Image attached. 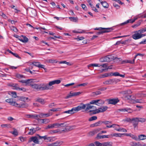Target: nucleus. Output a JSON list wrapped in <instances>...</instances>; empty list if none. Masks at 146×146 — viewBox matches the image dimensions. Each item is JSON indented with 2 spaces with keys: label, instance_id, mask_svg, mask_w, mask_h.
Segmentation results:
<instances>
[{
  "label": "nucleus",
  "instance_id": "1",
  "mask_svg": "<svg viewBox=\"0 0 146 146\" xmlns=\"http://www.w3.org/2000/svg\"><path fill=\"white\" fill-rule=\"evenodd\" d=\"M30 85L33 88L37 90L38 91H43L49 89L47 86L45 85L44 84H31Z\"/></svg>",
  "mask_w": 146,
  "mask_h": 146
},
{
  "label": "nucleus",
  "instance_id": "2",
  "mask_svg": "<svg viewBox=\"0 0 146 146\" xmlns=\"http://www.w3.org/2000/svg\"><path fill=\"white\" fill-rule=\"evenodd\" d=\"M90 104H91L90 103V104H84L82 103H80V105L78 106L79 108V111L86 109V111H88V110L93 108L94 107L93 106H91Z\"/></svg>",
  "mask_w": 146,
  "mask_h": 146
},
{
  "label": "nucleus",
  "instance_id": "3",
  "mask_svg": "<svg viewBox=\"0 0 146 146\" xmlns=\"http://www.w3.org/2000/svg\"><path fill=\"white\" fill-rule=\"evenodd\" d=\"M108 107L107 106H102L97 109L94 110H90L89 112H92L93 114H95L100 112H103L105 111L108 109Z\"/></svg>",
  "mask_w": 146,
  "mask_h": 146
},
{
  "label": "nucleus",
  "instance_id": "4",
  "mask_svg": "<svg viewBox=\"0 0 146 146\" xmlns=\"http://www.w3.org/2000/svg\"><path fill=\"white\" fill-rule=\"evenodd\" d=\"M90 103L91 104H95L98 106H100L104 103V101L102 100H94L91 101Z\"/></svg>",
  "mask_w": 146,
  "mask_h": 146
},
{
  "label": "nucleus",
  "instance_id": "5",
  "mask_svg": "<svg viewBox=\"0 0 146 146\" xmlns=\"http://www.w3.org/2000/svg\"><path fill=\"white\" fill-rule=\"evenodd\" d=\"M79 108L78 106L76 107L73 108L71 110H68L64 111L63 113H67L70 114H73L76 112V111H79Z\"/></svg>",
  "mask_w": 146,
  "mask_h": 146
},
{
  "label": "nucleus",
  "instance_id": "6",
  "mask_svg": "<svg viewBox=\"0 0 146 146\" xmlns=\"http://www.w3.org/2000/svg\"><path fill=\"white\" fill-rule=\"evenodd\" d=\"M118 81V79L115 78L109 79L108 80L105 81L103 84H112L114 83L116 84Z\"/></svg>",
  "mask_w": 146,
  "mask_h": 146
},
{
  "label": "nucleus",
  "instance_id": "7",
  "mask_svg": "<svg viewBox=\"0 0 146 146\" xmlns=\"http://www.w3.org/2000/svg\"><path fill=\"white\" fill-rule=\"evenodd\" d=\"M102 123H104V124L106 125V127L104 128V129H106V128L114 127L116 125L115 124H113L111 125H108L110 124H112L111 122L110 121H102Z\"/></svg>",
  "mask_w": 146,
  "mask_h": 146
},
{
  "label": "nucleus",
  "instance_id": "8",
  "mask_svg": "<svg viewBox=\"0 0 146 146\" xmlns=\"http://www.w3.org/2000/svg\"><path fill=\"white\" fill-rule=\"evenodd\" d=\"M14 106L19 108H26L28 106V105L27 103H21L20 104H18L16 103L14 105Z\"/></svg>",
  "mask_w": 146,
  "mask_h": 146
},
{
  "label": "nucleus",
  "instance_id": "9",
  "mask_svg": "<svg viewBox=\"0 0 146 146\" xmlns=\"http://www.w3.org/2000/svg\"><path fill=\"white\" fill-rule=\"evenodd\" d=\"M113 29L111 28H104V29L98 32L97 33V35H100L103 34L104 33H108L111 31Z\"/></svg>",
  "mask_w": 146,
  "mask_h": 146
},
{
  "label": "nucleus",
  "instance_id": "10",
  "mask_svg": "<svg viewBox=\"0 0 146 146\" xmlns=\"http://www.w3.org/2000/svg\"><path fill=\"white\" fill-rule=\"evenodd\" d=\"M140 32H138V31L135 32V33L132 36V38L135 40H137L141 38V36L140 35Z\"/></svg>",
  "mask_w": 146,
  "mask_h": 146
},
{
  "label": "nucleus",
  "instance_id": "11",
  "mask_svg": "<svg viewBox=\"0 0 146 146\" xmlns=\"http://www.w3.org/2000/svg\"><path fill=\"white\" fill-rule=\"evenodd\" d=\"M35 80L34 79H30L26 80H19V82H20L25 83V85H27L29 84L30 83L35 82Z\"/></svg>",
  "mask_w": 146,
  "mask_h": 146
},
{
  "label": "nucleus",
  "instance_id": "12",
  "mask_svg": "<svg viewBox=\"0 0 146 146\" xmlns=\"http://www.w3.org/2000/svg\"><path fill=\"white\" fill-rule=\"evenodd\" d=\"M108 103L109 104L115 105L119 101L118 98L110 99L108 100Z\"/></svg>",
  "mask_w": 146,
  "mask_h": 146
},
{
  "label": "nucleus",
  "instance_id": "13",
  "mask_svg": "<svg viewBox=\"0 0 146 146\" xmlns=\"http://www.w3.org/2000/svg\"><path fill=\"white\" fill-rule=\"evenodd\" d=\"M32 64L34 66L37 67L39 68H43L44 70L46 69V68H44L45 66L44 65L41 64L40 63L38 62H33L32 63Z\"/></svg>",
  "mask_w": 146,
  "mask_h": 146
},
{
  "label": "nucleus",
  "instance_id": "14",
  "mask_svg": "<svg viewBox=\"0 0 146 146\" xmlns=\"http://www.w3.org/2000/svg\"><path fill=\"white\" fill-rule=\"evenodd\" d=\"M132 121L131 123H133V126L134 128L137 127L138 124V120L137 117L133 118L132 119Z\"/></svg>",
  "mask_w": 146,
  "mask_h": 146
},
{
  "label": "nucleus",
  "instance_id": "15",
  "mask_svg": "<svg viewBox=\"0 0 146 146\" xmlns=\"http://www.w3.org/2000/svg\"><path fill=\"white\" fill-rule=\"evenodd\" d=\"M32 141L35 143H38V139L37 137L35 136L32 137L29 139L28 142L30 143Z\"/></svg>",
  "mask_w": 146,
  "mask_h": 146
},
{
  "label": "nucleus",
  "instance_id": "16",
  "mask_svg": "<svg viewBox=\"0 0 146 146\" xmlns=\"http://www.w3.org/2000/svg\"><path fill=\"white\" fill-rule=\"evenodd\" d=\"M8 85L9 86L12 87L13 89L18 90L19 89V87L18 84L10 83Z\"/></svg>",
  "mask_w": 146,
  "mask_h": 146
},
{
  "label": "nucleus",
  "instance_id": "17",
  "mask_svg": "<svg viewBox=\"0 0 146 146\" xmlns=\"http://www.w3.org/2000/svg\"><path fill=\"white\" fill-rule=\"evenodd\" d=\"M119 110L123 112H126L129 113H131L132 112V110L128 108H125L120 109Z\"/></svg>",
  "mask_w": 146,
  "mask_h": 146
},
{
  "label": "nucleus",
  "instance_id": "18",
  "mask_svg": "<svg viewBox=\"0 0 146 146\" xmlns=\"http://www.w3.org/2000/svg\"><path fill=\"white\" fill-rule=\"evenodd\" d=\"M5 101L9 103L10 105L13 106H14V105L16 103L15 101H14L13 99L12 98H9L7 99Z\"/></svg>",
  "mask_w": 146,
  "mask_h": 146
},
{
  "label": "nucleus",
  "instance_id": "19",
  "mask_svg": "<svg viewBox=\"0 0 146 146\" xmlns=\"http://www.w3.org/2000/svg\"><path fill=\"white\" fill-rule=\"evenodd\" d=\"M21 38H19V40L23 42H27L28 41V39L26 36L23 35H21Z\"/></svg>",
  "mask_w": 146,
  "mask_h": 146
},
{
  "label": "nucleus",
  "instance_id": "20",
  "mask_svg": "<svg viewBox=\"0 0 146 146\" xmlns=\"http://www.w3.org/2000/svg\"><path fill=\"white\" fill-rule=\"evenodd\" d=\"M102 124V121H99L94 123L90 125V126L91 127H97L101 125Z\"/></svg>",
  "mask_w": 146,
  "mask_h": 146
},
{
  "label": "nucleus",
  "instance_id": "21",
  "mask_svg": "<svg viewBox=\"0 0 146 146\" xmlns=\"http://www.w3.org/2000/svg\"><path fill=\"white\" fill-rule=\"evenodd\" d=\"M52 113H41L39 117H45L51 115Z\"/></svg>",
  "mask_w": 146,
  "mask_h": 146
},
{
  "label": "nucleus",
  "instance_id": "22",
  "mask_svg": "<svg viewBox=\"0 0 146 146\" xmlns=\"http://www.w3.org/2000/svg\"><path fill=\"white\" fill-rule=\"evenodd\" d=\"M101 130V128H98L97 129H95L92 131H90L89 133V135H94L97 133L98 131H100Z\"/></svg>",
  "mask_w": 146,
  "mask_h": 146
},
{
  "label": "nucleus",
  "instance_id": "23",
  "mask_svg": "<svg viewBox=\"0 0 146 146\" xmlns=\"http://www.w3.org/2000/svg\"><path fill=\"white\" fill-rule=\"evenodd\" d=\"M26 115L28 118L33 119H37L39 116L36 114H27Z\"/></svg>",
  "mask_w": 146,
  "mask_h": 146
},
{
  "label": "nucleus",
  "instance_id": "24",
  "mask_svg": "<svg viewBox=\"0 0 146 146\" xmlns=\"http://www.w3.org/2000/svg\"><path fill=\"white\" fill-rule=\"evenodd\" d=\"M70 95L67 96V98H70L73 96H76L78 95H79L80 94H81V93L80 92H73V93H70Z\"/></svg>",
  "mask_w": 146,
  "mask_h": 146
},
{
  "label": "nucleus",
  "instance_id": "25",
  "mask_svg": "<svg viewBox=\"0 0 146 146\" xmlns=\"http://www.w3.org/2000/svg\"><path fill=\"white\" fill-rule=\"evenodd\" d=\"M36 131V130L34 128H32L29 130V131L28 133L29 135H32L35 133Z\"/></svg>",
  "mask_w": 146,
  "mask_h": 146
},
{
  "label": "nucleus",
  "instance_id": "26",
  "mask_svg": "<svg viewBox=\"0 0 146 146\" xmlns=\"http://www.w3.org/2000/svg\"><path fill=\"white\" fill-rule=\"evenodd\" d=\"M44 84L45 85H46L47 86V87H48V88H49L48 89H46V90H51V89L52 88H50L49 87V86H52V85L54 84V82H53V81L49 82L48 84Z\"/></svg>",
  "mask_w": 146,
  "mask_h": 146
},
{
  "label": "nucleus",
  "instance_id": "27",
  "mask_svg": "<svg viewBox=\"0 0 146 146\" xmlns=\"http://www.w3.org/2000/svg\"><path fill=\"white\" fill-rule=\"evenodd\" d=\"M36 101L42 104H43L45 103L44 99L39 98H38L37 99Z\"/></svg>",
  "mask_w": 146,
  "mask_h": 146
},
{
  "label": "nucleus",
  "instance_id": "28",
  "mask_svg": "<svg viewBox=\"0 0 146 146\" xmlns=\"http://www.w3.org/2000/svg\"><path fill=\"white\" fill-rule=\"evenodd\" d=\"M101 3L102 5L105 8H108L109 7V5L108 3L106 1H102Z\"/></svg>",
  "mask_w": 146,
  "mask_h": 146
},
{
  "label": "nucleus",
  "instance_id": "29",
  "mask_svg": "<svg viewBox=\"0 0 146 146\" xmlns=\"http://www.w3.org/2000/svg\"><path fill=\"white\" fill-rule=\"evenodd\" d=\"M111 56V55H108L105 56V57L106 62H109L111 61L112 59Z\"/></svg>",
  "mask_w": 146,
  "mask_h": 146
},
{
  "label": "nucleus",
  "instance_id": "30",
  "mask_svg": "<svg viewBox=\"0 0 146 146\" xmlns=\"http://www.w3.org/2000/svg\"><path fill=\"white\" fill-rule=\"evenodd\" d=\"M29 100L28 98L25 97L24 96H20V99H19V100L23 101L24 102H26V100Z\"/></svg>",
  "mask_w": 146,
  "mask_h": 146
},
{
  "label": "nucleus",
  "instance_id": "31",
  "mask_svg": "<svg viewBox=\"0 0 146 146\" xmlns=\"http://www.w3.org/2000/svg\"><path fill=\"white\" fill-rule=\"evenodd\" d=\"M138 138L140 140H143L146 139V136L144 135H141L138 136Z\"/></svg>",
  "mask_w": 146,
  "mask_h": 146
},
{
  "label": "nucleus",
  "instance_id": "32",
  "mask_svg": "<svg viewBox=\"0 0 146 146\" xmlns=\"http://www.w3.org/2000/svg\"><path fill=\"white\" fill-rule=\"evenodd\" d=\"M14 129V131H11L10 133L15 136L18 135V133L17 130L15 129Z\"/></svg>",
  "mask_w": 146,
  "mask_h": 146
},
{
  "label": "nucleus",
  "instance_id": "33",
  "mask_svg": "<svg viewBox=\"0 0 146 146\" xmlns=\"http://www.w3.org/2000/svg\"><path fill=\"white\" fill-rule=\"evenodd\" d=\"M60 64H65L69 66L72 65V63H70V62H67L66 61H61L59 62Z\"/></svg>",
  "mask_w": 146,
  "mask_h": 146
},
{
  "label": "nucleus",
  "instance_id": "34",
  "mask_svg": "<svg viewBox=\"0 0 146 146\" xmlns=\"http://www.w3.org/2000/svg\"><path fill=\"white\" fill-rule=\"evenodd\" d=\"M53 143L54 146H60L62 143V142L61 141H57Z\"/></svg>",
  "mask_w": 146,
  "mask_h": 146
},
{
  "label": "nucleus",
  "instance_id": "35",
  "mask_svg": "<svg viewBox=\"0 0 146 146\" xmlns=\"http://www.w3.org/2000/svg\"><path fill=\"white\" fill-rule=\"evenodd\" d=\"M69 18L71 21L75 22H77L78 20V19L77 17H69Z\"/></svg>",
  "mask_w": 146,
  "mask_h": 146
},
{
  "label": "nucleus",
  "instance_id": "36",
  "mask_svg": "<svg viewBox=\"0 0 146 146\" xmlns=\"http://www.w3.org/2000/svg\"><path fill=\"white\" fill-rule=\"evenodd\" d=\"M15 77L19 79L25 78V76L23 75L18 74H17L15 75Z\"/></svg>",
  "mask_w": 146,
  "mask_h": 146
},
{
  "label": "nucleus",
  "instance_id": "37",
  "mask_svg": "<svg viewBox=\"0 0 146 146\" xmlns=\"http://www.w3.org/2000/svg\"><path fill=\"white\" fill-rule=\"evenodd\" d=\"M54 123L48 125L46 128V129H52L54 128Z\"/></svg>",
  "mask_w": 146,
  "mask_h": 146
},
{
  "label": "nucleus",
  "instance_id": "38",
  "mask_svg": "<svg viewBox=\"0 0 146 146\" xmlns=\"http://www.w3.org/2000/svg\"><path fill=\"white\" fill-rule=\"evenodd\" d=\"M135 102L136 103H143L144 102V101L142 99H136L135 100Z\"/></svg>",
  "mask_w": 146,
  "mask_h": 146
},
{
  "label": "nucleus",
  "instance_id": "39",
  "mask_svg": "<svg viewBox=\"0 0 146 146\" xmlns=\"http://www.w3.org/2000/svg\"><path fill=\"white\" fill-rule=\"evenodd\" d=\"M97 117L96 116H93L91 117L88 119L89 121H92L97 119Z\"/></svg>",
  "mask_w": 146,
  "mask_h": 146
},
{
  "label": "nucleus",
  "instance_id": "40",
  "mask_svg": "<svg viewBox=\"0 0 146 146\" xmlns=\"http://www.w3.org/2000/svg\"><path fill=\"white\" fill-rule=\"evenodd\" d=\"M115 130L118 131H122L125 132L127 131V130L123 128H120L117 129H115Z\"/></svg>",
  "mask_w": 146,
  "mask_h": 146
},
{
  "label": "nucleus",
  "instance_id": "41",
  "mask_svg": "<svg viewBox=\"0 0 146 146\" xmlns=\"http://www.w3.org/2000/svg\"><path fill=\"white\" fill-rule=\"evenodd\" d=\"M92 94L94 96H95L101 94V92L100 91H97L93 92Z\"/></svg>",
  "mask_w": 146,
  "mask_h": 146
},
{
  "label": "nucleus",
  "instance_id": "42",
  "mask_svg": "<svg viewBox=\"0 0 146 146\" xmlns=\"http://www.w3.org/2000/svg\"><path fill=\"white\" fill-rule=\"evenodd\" d=\"M137 119L139 122L143 123L146 121V119L144 118L137 117Z\"/></svg>",
  "mask_w": 146,
  "mask_h": 146
},
{
  "label": "nucleus",
  "instance_id": "43",
  "mask_svg": "<svg viewBox=\"0 0 146 146\" xmlns=\"http://www.w3.org/2000/svg\"><path fill=\"white\" fill-rule=\"evenodd\" d=\"M31 15L32 17L35 16L36 15L35 10L34 9H33L31 12Z\"/></svg>",
  "mask_w": 146,
  "mask_h": 146
},
{
  "label": "nucleus",
  "instance_id": "44",
  "mask_svg": "<svg viewBox=\"0 0 146 146\" xmlns=\"http://www.w3.org/2000/svg\"><path fill=\"white\" fill-rule=\"evenodd\" d=\"M47 140V141L51 142L52 141V137H48L46 136V137L45 139V140Z\"/></svg>",
  "mask_w": 146,
  "mask_h": 146
},
{
  "label": "nucleus",
  "instance_id": "45",
  "mask_svg": "<svg viewBox=\"0 0 146 146\" xmlns=\"http://www.w3.org/2000/svg\"><path fill=\"white\" fill-rule=\"evenodd\" d=\"M146 31V27H144L138 30V32H140L141 34Z\"/></svg>",
  "mask_w": 146,
  "mask_h": 146
},
{
  "label": "nucleus",
  "instance_id": "46",
  "mask_svg": "<svg viewBox=\"0 0 146 146\" xmlns=\"http://www.w3.org/2000/svg\"><path fill=\"white\" fill-rule=\"evenodd\" d=\"M0 15L4 19H6L7 18V17L3 12L0 13Z\"/></svg>",
  "mask_w": 146,
  "mask_h": 146
},
{
  "label": "nucleus",
  "instance_id": "47",
  "mask_svg": "<svg viewBox=\"0 0 146 146\" xmlns=\"http://www.w3.org/2000/svg\"><path fill=\"white\" fill-rule=\"evenodd\" d=\"M11 94L12 95V96L14 98H16L17 95L16 92H10Z\"/></svg>",
  "mask_w": 146,
  "mask_h": 146
},
{
  "label": "nucleus",
  "instance_id": "48",
  "mask_svg": "<svg viewBox=\"0 0 146 146\" xmlns=\"http://www.w3.org/2000/svg\"><path fill=\"white\" fill-rule=\"evenodd\" d=\"M48 62L51 63H57V61L56 60L53 59H50L48 60Z\"/></svg>",
  "mask_w": 146,
  "mask_h": 146
},
{
  "label": "nucleus",
  "instance_id": "49",
  "mask_svg": "<svg viewBox=\"0 0 146 146\" xmlns=\"http://www.w3.org/2000/svg\"><path fill=\"white\" fill-rule=\"evenodd\" d=\"M131 93V91L130 90L128 91H123L121 92V94H124L127 93L129 94Z\"/></svg>",
  "mask_w": 146,
  "mask_h": 146
},
{
  "label": "nucleus",
  "instance_id": "50",
  "mask_svg": "<svg viewBox=\"0 0 146 146\" xmlns=\"http://www.w3.org/2000/svg\"><path fill=\"white\" fill-rule=\"evenodd\" d=\"M101 133H99L97 135L96 138L98 139H102V135H100Z\"/></svg>",
  "mask_w": 146,
  "mask_h": 146
},
{
  "label": "nucleus",
  "instance_id": "51",
  "mask_svg": "<svg viewBox=\"0 0 146 146\" xmlns=\"http://www.w3.org/2000/svg\"><path fill=\"white\" fill-rule=\"evenodd\" d=\"M124 121H126L128 122H131L132 121V119L130 118H126L124 120Z\"/></svg>",
  "mask_w": 146,
  "mask_h": 146
},
{
  "label": "nucleus",
  "instance_id": "52",
  "mask_svg": "<svg viewBox=\"0 0 146 146\" xmlns=\"http://www.w3.org/2000/svg\"><path fill=\"white\" fill-rule=\"evenodd\" d=\"M100 61L101 62H106L105 56L101 58L100 59Z\"/></svg>",
  "mask_w": 146,
  "mask_h": 146
},
{
  "label": "nucleus",
  "instance_id": "53",
  "mask_svg": "<svg viewBox=\"0 0 146 146\" xmlns=\"http://www.w3.org/2000/svg\"><path fill=\"white\" fill-rule=\"evenodd\" d=\"M53 81L54 84H60L61 82L60 80H53Z\"/></svg>",
  "mask_w": 146,
  "mask_h": 146
},
{
  "label": "nucleus",
  "instance_id": "54",
  "mask_svg": "<svg viewBox=\"0 0 146 146\" xmlns=\"http://www.w3.org/2000/svg\"><path fill=\"white\" fill-rule=\"evenodd\" d=\"M9 125L7 124H3L1 125V126L2 128L9 127Z\"/></svg>",
  "mask_w": 146,
  "mask_h": 146
},
{
  "label": "nucleus",
  "instance_id": "55",
  "mask_svg": "<svg viewBox=\"0 0 146 146\" xmlns=\"http://www.w3.org/2000/svg\"><path fill=\"white\" fill-rule=\"evenodd\" d=\"M131 137L133 139L136 140L137 141L138 140V139L137 138V137L135 135H134L133 134H131Z\"/></svg>",
  "mask_w": 146,
  "mask_h": 146
},
{
  "label": "nucleus",
  "instance_id": "56",
  "mask_svg": "<svg viewBox=\"0 0 146 146\" xmlns=\"http://www.w3.org/2000/svg\"><path fill=\"white\" fill-rule=\"evenodd\" d=\"M42 122L43 123H46L49 121V120L46 119H42Z\"/></svg>",
  "mask_w": 146,
  "mask_h": 146
},
{
  "label": "nucleus",
  "instance_id": "57",
  "mask_svg": "<svg viewBox=\"0 0 146 146\" xmlns=\"http://www.w3.org/2000/svg\"><path fill=\"white\" fill-rule=\"evenodd\" d=\"M137 19V18H135V19H129V20H127V21H129V23H133Z\"/></svg>",
  "mask_w": 146,
  "mask_h": 146
},
{
  "label": "nucleus",
  "instance_id": "58",
  "mask_svg": "<svg viewBox=\"0 0 146 146\" xmlns=\"http://www.w3.org/2000/svg\"><path fill=\"white\" fill-rule=\"evenodd\" d=\"M73 33H85V31L84 30H82L81 32H79V31H73Z\"/></svg>",
  "mask_w": 146,
  "mask_h": 146
},
{
  "label": "nucleus",
  "instance_id": "59",
  "mask_svg": "<svg viewBox=\"0 0 146 146\" xmlns=\"http://www.w3.org/2000/svg\"><path fill=\"white\" fill-rule=\"evenodd\" d=\"M75 127V126H69L68 127H67L68 131H69L71 130L72 129H73Z\"/></svg>",
  "mask_w": 146,
  "mask_h": 146
},
{
  "label": "nucleus",
  "instance_id": "60",
  "mask_svg": "<svg viewBox=\"0 0 146 146\" xmlns=\"http://www.w3.org/2000/svg\"><path fill=\"white\" fill-rule=\"evenodd\" d=\"M98 64H89L88 65V68L89 67H90L91 66H95L97 67L98 66Z\"/></svg>",
  "mask_w": 146,
  "mask_h": 146
},
{
  "label": "nucleus",
  "instance_id": "61",
  "mask_svg": "<svg viewBox=\"0 0 146 146\" xmlns=\"http://www.w3.org/2000/svg\"><path fill=\"white\" fill-rule=\"evenodd\" d=\"M12 54H13V56H14L15 57L18 58L19 59H21V58L16 53H12Z\"/></svg>",
  "mask_w": 146,
  "mask_h": 146
},
{
  "label": "nucleus",
  "instance_id": "62",
  "mask_svg": "<svg viewBox=\"0 0 146 146\" xmlns=\"http://www.w3.org/2000/svg\"><path fill=\"white\" fill-rule=\"evenodd\" d=\"M66 122L59 123L60 127H64L66 126Z\"/></svg>",
  "mask_w": 146,
  "mask_h": 146
},
{
  "label": "nucleus",
  "instance_id": "63",
  "mask_svg": "<svg viewBox=\"0 0 146 146\" xmlns=\"http://www.w3.org/2000/svg\"><path fill=\"white\" fill-rule=\"evenodd\" d=\"M135 59L134 58L132 60H127V63L131 64H133L134 63Z\"/></svg>",
  "mask_w": 146,
  "mask_h": 146
},
{
  "label": "nucleus",
  "instance_id": "64",
  "mask_svg": "<svg viewBox=\"0 0 146 146\" xmlns=\"http://www.w3.org/2000/svg\"><path fill=\"white\" fill-rule=\"evenodd\" d=\"M140 22H139L138 23H137V24H135L134 25H133L132 26V27L133 28H136L139 26L140 24Z\"/></svg>",
  "mask_w": 146,
  "mask_h": 146
}]
</instances>
